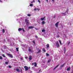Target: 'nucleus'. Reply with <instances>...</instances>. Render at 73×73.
<instances>
[{
    "instance_id": "nucleus-20",
    "label": "nucleus",
    "mask_w": 73,
    "mask_h": 73,
    "mask_svg": "<svg viewBox=\"0 0 73 73\" xmlns=\"http://www.w3.org/2000/svg\"><path fill=\"white\" fill-rule=\"evenodd\" d=\"M2 56H3V57H4V58L6 57V56H5L4 54H2Z\"/></svg>"
},
{
    "instance_id": "nucleus-38",
    "label": "nucleus",
    "mask_w": 73,
    "mask_h": 73,
    "mask_svg": "<svg viewBox=\"0 0 73 73\" xmlns=\"http://www.w3.org/2000/svg\"><path fill=\"white\" fill-rule=\"evenodd\" d=\"M57 37L58 38H59V35L57 36Z\"/></svg>"
},
{
    "instance_id": "nucleus-40",
    "label": "nucleus",
    "mask_w": 73,
    "mask_h": 73,
    "mask_svg": "<svg viewBox=\"0 0 73 73\" xmlns=\"http://www.w3.org/2000/svg\"><path fill=\"white\" fill-rule=\"evenodd\" d=\"M56 17V16L55 15V16H54V17H53L54 18H55Z\"/></svg>"
},
{
    "instance_id": "nucleus-26",
    "label": "nucleus",
    "mask_w": 73,
    "mask_h": 73,
    "mask_svg": "<svg viewBox=\"0 0 73 73\" xmlns=\"http://www.w3.org/2000/svg\"><path fill=\"white\" fill-rule=\"evenodd\" d=\"M9 64V62H5V64Z\"/></svg>"
},
{
    "instance_id": "nucleus-8",
    "label": "nucleus",
    "mask_w": 73,
    "mask_h": 73,
    "mask_svg": "<svg viewBox=\"0 0 73 73\" xmlns=\"http://www.w3.org/2000/svg\"><path fill=\"white\" fill-rule=\"evenodd\" d=\"M70 67H69V68H67V70H67V71H70Z\"/></svg>"
},
{
    "instance_id": "nucleus-6",
    "label": "nucleus",
    "mask_w": 73,
    "mask_h": 73,
    "mask_svg": "<svg viewBox=\"0 0 73 73\" xmlns=\"http://www.w3.org/2000/svg\"><path fill=\"white\" fill-rule=\"evenodd\" d=\"M59 23V22H57V23H56L55 24L56 27H58V24Z\"/></svg>"
},
{
    "instance_id": "nucleus-2",
    "label": "nucleus",
    "mask_w": 73,
    "mask_h": 73,
    "mask_svg": "<svg viewBox=\"0 0 73 73\" xmlns=\"http://www.w3.org/2000/svg\"><path fill=\"white\" fill-rule=\"evenodd\" d=\"M23 31V32H25V30H24V29L23 28H19L18 29V31Z\"/></svg>"
},
{
    "instance_id": "nucleus-51",
    "label": "nucleus",
    "mask_w": 73,
    "mask_h": 73,
    "mask_svg": "<svg viewBox=\"0 0 73 73\" xmlns=\"http://www.w3.org/2000/svg\"><path fill=\"white\" fill-rule=\"evenodd\" d=\"M64 35H65V36H66V35L64 34Z\"/></svg>"
},
{
    "instance_id": "nucleus-53",
    "label": "nucleus",
    "mask_w": 73,
    "mask_h": 73,
    "mask_svg": "<svg viewBox=\"0 0 73 73\" xmlns=\"http://www.w3.org/2000/svg\"><path fill=\"white\" fill-rule=\"evenodd\" d=\"M64 53H65V52H64Z\"/></svg>"
},
{
    "instance_id": "nucleus-44",
    "label": "nucleus",
    "mask_w": 73,
    "mask_h": 73,
    "mask_svg": "<svg viewBox=\"0 0 73 73\" xmlns=\"http://www.w3.org/2000/svg\"><path fill=\"white\" fill-rule=\"evenodd\" d=\"M2 1L1 0H0V2H2Z\"/></svg>"
},
{
    "instance_id": "nucleus-31",
    "label": "nucleus",
    "mask_w": 73,
    "mask_h": 73,
    "mask_svg": "<svg viewBox=\"0 0 73 73\" xmlns=\"http://www.w3.org/2000/svg\"><path fill=\"white\" fill-rule=\"evenodd\" d=\"M66 12H65L63 13H62V14H63V15H66Z\"/></svg>"
},
{
    "instance_id": "nucleus-29",
    "label": "nucleus",
    "mask_w": 73,
    "mask_h": 73,
    "mask_svg": "<svg viewBox=\"0 0 73 73\" xmlns=\"http://www.w3.org/2000/svg\"><path fill=\"white\" fill-rule=\"evenodd\" d=\"M68 11H69V9H67V10L66 11V12H65V13H68Z\"/></svg>"
},
{
    "instance_id": "nucleus-16",
    "label": "nucleus",
    "mask_w": 73,
    "mask_h": 73,
    "mask_svg": "<svg viewBox=\"0 0 73 73\" xmlns=\"http://www.w3.org/2000/svg\"><path fill=\"white\" fill-rule=\"evenodd\" d=\"M59 64H58L57 66H56V67H55L54 68V70L56 69V68H57V67H58V66H59Z\"/></svg>"
},
{
    "instance_id": "nucleus-28",
    "label": "nucleus",
    "mask_w": 73,
    "mask_h": 73,
    "mask_svg": "<svg viewBox=\"0 0 73 73\" xmlns=\"http://www.w3.org/2000/svg\"><path fill=\"white\" fill-rule=\"evenodd\" d=\"M3 59V57L2 56H0V60H2Z\"/></svg>"
},
{
    "instance_id": "nucleus-12",
    "label": "nucleus",
    "mask_w": 73,
    "mask_h": 73,
    "mask_svg": "<svg viewBox=\"0 0 73 73\" xmlns=\"http://www.w3.org/2000/svg\"><path fill=\"white\" fill-rule=\"evenodd\" d=\"M16 70H17V71L18 72H20V70L19 68H17L16 69Z\"/></svg>"
},
{
    "instance_id": "nucleus-19",
    "label": "nucleus",
    "mask_w": 73,
    "mask_h": 73,
    "mask_svg": "<svg viewBox=\"0 0 73 73\" xmlns=\"http://www.w3.org/2000/svg\"><path fill=\"white\" fill-rule=\"evenodd\" d=\"M29 52H32V51H31V49H29Z\"/></svg>"
},
{
    "instance_id": "nucleus-13",
    "label": "nucleus",
    "mask_w": 73,
    "mask_h": 73,
    "mask_svg": "<svg viewBox=\"0 0 73 73\" xmlns=\"http://www.w3.org/2000/svg\"><path fill=\"white\" fill-rule=\"evenodd\" d=\"M45 18V17H43V18H40V20H41V21H42V20H44V19Z\"/></svg>"
},
{
    "instance_id": "nucleus-43",
    "label": "nucleus",
    "mask_w": 73,
    "mask_h": 73,
    "mask_svg": "<svg viewBox=\"0 0 73 73\" xmlns=\"http://www.w3.org/2000/svg\"><path fill=\"white\" fill-rule=\"evenodd\" d=\"M46 1H47V2H48V0H46Z\"/></svg>"
},
{
    "instance_id": "nucleus-5",
    "label": "nucleus",
    "mask_w": 73,
    "mask_h": 73,
    "mask_svg": "<svg viewBox=\"0 0 73 73\" xmlns=\"http://www.w3.org/2000/svg\"><path fill=\"white\" fill-rule=\"evenodd\" d=\"M56 45L57 48H59L60 47V45L58 44V42H56Z\"/></svg>"
},
{
    "instance_id": "nucleus-22",
    "label": "nucleus",
    "mask_w": 73,
    "mask_h": 73,
    "mask_svg": "<svg viewBox=\"0 0 73 73\" xmlns=\"http://www.w3.org/2000/svg\"><path fill=\"white\" fill-rule=\"evenodd\" d=\"M42 24H45L44 21H42Z\"/></svg>"
},
{
    "instance_id": "nucleus-9",
    "label": "nucleus",
    "mask_w": 73,
    "mask_h": 73,
    "mask_svg": "<svg viewBox=\"0 0 73 73\" xmlns=\"http://www.w3.org/2000/svg\"><path fill=\"white\" fill-rule=\"evenodd\" d=\"M29 59L30 60H32V58L31 56H29Z\"/></svg>"
},
{
    "instance_id": "nucleus-15",
    "label": "nucleus",
    "mask_w": 73,
    "mask_h": 73,
    "mask_svg": "<svg viewBox=\"0 0 73 73\" xmlns=\"http://www.w3.org/2000/svg\"><path fill=\"white\" fill-rule=\"evenodd\" d=\"M41 52V50H38V52H36V53L37 54H38Z\"/></svg>"
},
{
    "instance_id": "nucleus-32",
    "label": "nucleus",
    "mask_w": 73,
    "mask_h": 73,
    "mask_svg": "<svg viewBox=\"0 0 73 73\" xmlns=\"http://www.w3.org/2000/svg\"><path fill=\"white\" fill-rule=\"evenodd\" d=\"M33 6V4H31L30 5V6Z\"/></svg>"
},
{
    "instance_id": "nucleus-23",
    "label": "nucleus",
    "mask_w": 73,
    "mask_h": 73,
    "mask_svg": "<svg viewBox=\"0 0 73 73\" xmlns=\"http://www.w3.org/2000/svg\"><path fill=\"white\" fill-rule=\"evenodd\" d=\"M59 41L60 44L61 45H62V44L61 43V42L60 40H59Z\"/></svg>"
},
{
    "instance_id": "nucleus-50",
    "label": "nucleus",
    "mask_w": 73,
    "mask_h": 73,
    "mask_svg": "<svg viewBox=\"0 0 73 73\" xmlns=\"http://www.w3.org/2000/svg\"><path fill=\"white\" fill-rule=\"evenodd\" d=\"M31 48V47H29V48Z\"/></svg>"
},
{
    "instance_id": "nucleus-4",
    "label": "nucleus",
    "mask_w": 73,
    "mask_h": 73,
    "mask_svg": "<svg viewBox=\"0 0 73 73\" xmlns=\"http://www.w3.org/2000/svg\"><path fill=\"white\" fill-rule=\"evenodd\" d=\"M24 67L25 68L26 71H27L29 70V68L27 66H25Z\"/></svg>"
},
{
    "instance_id": "nucleus-7",
    "label": "nucleus",
    "mask_w": 73,
    "mask_h": 73,
    "mask_svg": "<svg viewBox=\"0 0 73 73\" xmlns=\"http://www.w3.org/2000/svg\"><path fill=\"white\" fill-rule=\"evenodd\" d=\"M28 28L29 29H32L34 28V27H33V26H30V27H28Z\"/></svg>"
},
{
    "instance_id": "nucleus-42",
    "label": "nucleus",
    "mask_w": 73,
    "mask_h": 73,
    "mask_svg": "<svg viewBox=\"0 0 73 73\" xmlns=\"http://www.w3.org/2000/svg\"><path fill=\"white\" fill-rule=\"evenodd\" d=\"M33 3V1L31 2V3Z\"/></svg>"
},
{
    "instance_id": "nucleus-18",
    "label": "nucleus",
    "mask_w": 73,
    "mask_h": 73,
    "mask_svg": "<svg viewBox=\"0 0 73 73\" xmlns=\"http://www.w3.org/2000/svg\"><path fill=\"white\" fill-rule=\"evenodd\" d=\"M19 48H16V50H17V52L19 51Z\"/></svg>"
},
{
    "instance_id": "nucleus-33",
    "label": "nucleus",
    "mask_w": 73,
    "mask_h": 73,
    "mask_svg": "<svg viewBox=\"0 0 73 73\" xmlns=\"http://www.w3.org/2000/svg\"><path fill=\"white\" fill-rule=\"evenodd\" d=\"M34 11H36L37 10V8H35L34 9Z\"/></svg>"
},
{
    "instance_id": "nucleus-27",
    "label": "nucleus",
    "mask_w": 73,
    "mask_h": 73,
    "mask_svg": "<svg viewBox=\"0 0 73 73\" xmlns=\"http://www.w3.org/2000/svg\"><path fill=\"white\" fill-rule=\"evenodd\" d=\"M32 42L33 43H34V44H35V43H36V42H35V40H33Z\"/></svg>"
},
{
    "instance_id": "nucleus-34",
    "label": "nucleus",
    "mask_w": 73,
    "mask_h": 73,
    "mask_svg": "<svg viewBox=\"0 0 73 73\" xmlns=\"http://www.w3.org/2000/svg\"><path fill=\"white\" fill-rule=\"evenodd\" d=\"M51 60H48V63H49V62H50Z\"/></svg>"
},
{
    "instance_id": "nucleus-37",
    "label": "nucleus",
    "mask_w": 73,
    "mask_h": 73,
    "mask_svg": "<svg viewBox=\"0 0 73 73\" xmlns=\"http://www.w3.org/2000/svg\"><path fill=\"white\" fill-rule=\"evenodd\" d=\"M38 2H39V3H40V0H38Z\"/></svg>"
},
{
    "instance_id": "nucleus-14",
    "label": "nucleus",
    "mask_w": 73,
    "mask_h": 73,
    "mask_svg": "<svg viewBox=\"0 0 73 73\" xmlns=\"http://www.w3.org/2000/svg\"><path fill=\"white\" fill-rule=\"evenodd\" d=\"M65 64V63L63 64H62V65H61V67H64V66Z\"/></svg>"
},
{
    "instance_id": "nucleus-47",
    "label": "nucleus",
    "mask_w": 73,
    "mask_h": 73,
    "mask_svg": "<svg viewBox=\"0 0 73 73\" xmlns=\"http://www.w3.org/2000/svg\"><path fill=\"white\" fill-rule=\"evenodd\" d=\"M41 71V70H39V72H40Z\"/></svg>"
},
{
    "instance_id": "nucleus-45",
    "label": "nucleus",
    "mask_w": 73,
    "mask_h": 73,
    "mask_svg": "<svg viewBox=\"0 0 73 73\" xmlns=\"http://www.w3.org/2000/svg\"><path fill=\"white\" fill-rule=\"evenodd\" d=\"M33 2H34V3H35V1H33Z\"/></svg>"
},
{
    "instance_id": "nucleus-24",
    "label": "nucleus",
    "mask_w": 73,
    "mask_h": 73,
    "mask_svg": "<svg viewBox=\"0 0 73 73\" xmlns=\"http://www.w3.org/2000/svg\"><path fill=\"white\" fill-rule=\"evenodd\" d=\"M46 56H49L50 55L49 54H48V53H46Z\"/></svg>"
},
{
    "instance_id": "nucleus-52",
    "label": "nucleus",
    "mask_w": 73,
    "mask_h": 73,
    "mask_svg": "<svg viewBox=\"0 0 73 73\" xmlns=\"http://www.w3.org/2000/svg\"><path fill=\"white\" fill-rule=\"evenodd\" d=\"M64 49H65V47H64Z\"/></svg>"
},
{
    "instance_id": "nucleus-10",
    "label": "nucleus",
    "mask_w": 73,
    "mask_h": 73,
    "mask_svg": "<svg viewBox=\"0 0 73 73\" xmlns=\"http://www.w3.org/2000/svg\"><path fill=\"white\" fill-rule=\"evenodd\" d=\"M46 46L47 47V48H48L49 47V44H47L46 45Z\"/></svg>"
},
{
    "instance_id": "nucleus-1",
    "label": "nucleus",
    "mask_w": 73,
    "mask_h": 73,
    "mask_svg": "<svg viewBox=\"0 0 73 73\" xmlns=\"http://www.w3.org/2000/svg\"><path fill=\"white\" fill-rule=\"evenodd\" d=\"M25 20V22L26 23V24L27 25H28L29 24V21L27 19H26Z\"/></svg>"
},
{
    "instance_id": "nucleus-11",
    "label": "nucleus",
    "mask_w": 73,
    "mask_h": 73,
    "mask_svg": "<svg viewBox=\"0 0 73 73\" xmlns=\"http://www.w3.org/2000/svg\"><path fill=\"white\" fill-rule=\"evenodd\" d=\"M42 51L44 52H46V50L44 48H43L42 49Z\"/></svg>"
},
{
    "instance_id": "nucleus-30",
    "label": "nucleus",
    "mask_w": 73,
    "mask_h": 73,
    "mask_svg": "<svg viewBox=\"0 0 73 73\" xmlns=\"http://www.w3.org/2000/svg\"><path fill=\"white\" fill-rule=\"evenodd\" d=\"M27 16H28L30 17L31 16V14H27Z\"/></svg>"
},
{
    "instance_id": "nucleus-25",
    "label": "nucleus",
    "mask_w": 73,
    "mask_h": 73,
    "mask_svg": "<svg viewBox=\"0 0 73 73\" xmlns=\"http://www.w3.org/2000/svg\"><path fill=\"white\" fill-rule=\"evenodd\" d=\"M45 30L44 29H43L42 30V32H45Z\"/></svg>"
},
{
    "instance_id": "nucleus-17",
    "label": "nucleus",
    "mask_w": 73,
    "mask_h": 73,
    "mask_svg": "<svg viewBox=\"0 0 73 73\" xmlns=\"http://www.w3.org/2000/svg\"><path fill=\"white\" fill-rule=\"evenodd\" d=\"M34 66H35V67L37 66V64L36 62L34 63Z\"/></svg>"
},
{
    "instance_id": "nucleus-35",
    "label": "nucleus",
    "mask_w": 73,
    "mask_h": 73,
    "mask_svg": "<svg viewBox=\"0 0 73 73\" xmlns=\"http://www.w3.org/2000/svg\"><path fill=\"white\" fill-rule=\"evenodd\" d=\"M70 42H68V45H69V44H70Z\"/></svg>"
},
{
    "instance_id": "nucleus-54",
    "label": "nucleus",
    "mask_w": 73,
    "mask_h": 73,
    "mask_svg": "<svg viewBox=\"0 0 73 73\" xmlns=\"http://www.w3.org/2000/svg\"><path fill=\"white\" fill-rule=\"evenodd\" d=\"M27 58V57H26V58Z\"/></svg>"
},
{
    "instance_id": "nucleus-46",
    "label": "nucleus",
    "mask_w": 73,
    "mask_h": 73,
    "mask_svg": "<svg viewBox=\"0 0 73 73\" xmlns=\"http://www.w3.org/2000/svg\"><path fill=\"white\" fill-rule=\"evenodd\" d=\"M35 37L36 38H37L38 37H37V36H35Z\"/></svg>"
},
{
    "instance_id": "nucleus-39",
    "label": "nucleus",
    "mask_w": 73,
    "mask_h": 73,
    "mask_svg": "<svg viewBox=\"0 0 73 73\" xmlns=\"http://www.w3.org/2000/svg\"><path fill=\"white\" fill-rule=\"evenodd\" d=\"M37 10L38 11H39V10H40V9H38V8H37Z\"/></svg>"
},
{
    "instance_id": "nucleus-48",
    "label": "nucleus",
    "mask_w": 73,
    "mask_h": 73,
    "mask_svg": "<svg viewBox=\"0 0 73 73\" xmlns=\"http://www.w3.org/2000/svg\"><path fill=\"white\" fill-rule=\"evenodd\" d=\"M21 71H22V69H21Z\"/></svg>"
},
{
    "instance_id": "nucleus-3",
    "label": "nucleus",
    "mask_w": 73,
    "mask_h": 73,
    "mask_svg": "<svg viewBox=\"0 0 73 73\" xmlns=\"http://www.w3.org/2000/svg\"><path fill=\"white\" fill-rule=\"evenodd\" d=\"M7 56H8L9 57H10L11 58H13V55L11 54L8 53L7 54Z\"/></svg>"
},
{
    "instance_id": "nucleus-41",
    "label": "nucleus",
    "mask_w": 73,
    "mask_h": 73,
    "mask_svg": "<svg viewBox=\"0 0 73 73\" xmlns=\"http://www.w3.org/2000/svg\"><path fill=\"white\" fill-rule=\"evenodd\" d=\"M34 64H35V63H32V65H34Z\"/></svg>"
},
{
    "instance_id": "nucleus-49",
    "label": "nucleus",
    "mask_w": 73,
    "mask_h": 73,
    "mask_svg": "<svg viewBox=\"0 0 73 73\" xmlns=\"http://www.w3.org/2000/svg\"><path fill=\"white\" fill-rule=\"evenodd\" d=\"M52 1H54V0H52Z\"/></svg>"
},
{
    "instance_id": "nucleus-36",
    "label": "nucleus",
    "mask_w": 73,
    "mask_h": 73,
    "mask_svg": "<svg viewBox=\"0 0 73 73\" xmlns=\"http://www.w3.org/2000/svg\"><path fill=\"white\" fill-rule=\"evenodd\" d=\"M9 68H11V66H9Z\"/></svg>"
},
{
    "instance_id": "nucleus-21",
    "label": "nucleus",
    "mask_w": 73,
    "mask_h": 73,
    "mask_svg": "<svg viewBox=\"0 0 73 73\" xmlns=\"http://www.w3.org/2000/svg\"><path fill=\"white\" fill-rule=\"evenodd\" d=\"M2 32L3 33H5V30H4V29H2Z\"/></svg>"
}]
</instances>
